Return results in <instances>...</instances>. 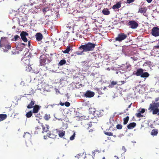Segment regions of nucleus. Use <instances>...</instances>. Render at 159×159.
<instances>
[{
  "label": "nucleus",
  "mask_w": 159,
  "mask_h": 159,
  "mask_svg": "<svg viewBox=\"0 0 159 159\" xmlns=\"http://www.w3.org/2000/svg\"><path fill=\"white\" fill-rule=\"evenodd\" d=\"M147 10L146 8L145 7H141L139 8L138 12V13L144 14V13H146Z\"/></svg>",
  "instance_id": "obj_12"
},
{
  "label": "nucleus",
  "mask_w": 159,
  "mask_h": 159,
  "mask_svg": "<svg viewBox=\"0 0 159 159\" xmlns=\"http://www.w3.org/2000/svg\"><path fill=\"white\" fill-rule=\"evenodd\" d=\"M116 82L114 81H112L110 84H109V87L112 88H113L114 86L115 85H116L117 84Z\"/></svg>",
  "instance_id": "obj_27"
},
{
  "label": "nucleus",
  "mask_w": 159,
  "mask_h": 159,
  "mask_svg": "<svg viewBox=\"0 0 159 159\" xmlns=\"http://www.w3.org/2000/svg\"><path fill=\"white\" fill-rule=\"evenodd\" d=\"M158 112L159 109L157 108H155V109L152 111V114L153 115L158 114Z\"/></svg>",
  "instance_id": "obj_31"
},
{
  "label": "nucleus",
  "mask_w": 159,
  "mask_h": 159,
  "mask_svg": "<svg viewBox=\"0 0 159 159\" xmlns=\"http://www.w3.org/2000/svg\"><path fill=\"white\" fill-rule=\"evenodd\" d=\"M122 150L124 151V152H126V150L125 146H123L122 147Z\"/></svg>",
  "instance_id": "obj_46"
},
{
  "label": "nucleus",
  "mask_w": 159,
  "mask_h": 159,
  "mask_svg": "<svg viewBox=\"0 0 159 159\" xmlns=\"http://www.w3.org/2000/svg\"><path fill=\"white\" fill-rule=\"evenodd\" d=\"M44 119L46 120H48L50 118V116L49 114H45L44 116Z\"/></svg>",
  "instance_id": "obj_29"
},
{
  "label": "nucleus",
  "mask_w": 159,
  "mask_h": 159,
  "mask_svg": "<svg viewBox=\"0 0 159 159\" xmlns=\"http://www.w3.org/2000/svg\"><path fill=\"white\" fill-rule=\"evenodd\" d=\"M155 47L157 49H159V45H157L155 46Z\"/></svg>",
  "instance_id": "obj_57"
},
{
  "label": "nucleus",
  "mask_w": 159,
  "mask_h": 159,
  "mask_svg": "<svg viewBox=\"0 0 159 159\" xmlns=\"http://www.w3.org/2000/svg\"><path fill=\"white\" fill-rule=\"evenodd\" d=\"M129 119V116H127L126 117L124 118L123 119V124L125 125L126 124Z\"/></svg>",
  "instance_id": "obj_26"
},
{
  "label": "nucleus",
  "mask_w": 159,
  "mask_h": 159,
  "mask_svg": "<svg viewBox=\"0 0 159 159\" xmlns=\"http://www.w3.org/2000/svg\"><path fill=\"white\" fill-rule=\"evenodd\" d=\"M20 39V37L17 35H15L14 37V38L13 39V40L14 41H16L17 40H19Z\"/></svg>",
  "instance_id": "obj_30"
},
{
  "label": "nucleus",
  "mask_w": 159,
  "mask_h": 159,
  "mask_svg": "<svg viewBox=\"0 0 159 159\" xmlns=\"http://www.w3.org/2000/svg\"><path fill=\"white\" fill-rule=\"evenodd\" d=\"M156 107L154 103H151L149 105V107L148 108V110H150V111H153L155 109Z\"/></svg>",
  "instance_id": "obj_14"
},
{
  "label": "nucleus",
  "mask_w": 159,
  "mask_h": 159,
  "mask_svg": "<svg viewBox=\"0 0 159 159\" xmlns=\"http://www.w3.org/2000/svg\"><path fill=\"white\" fill-rule=\"evenodd\" d=\"M83 64V66H84V67H85L86 69L89 68L90 67V65L89 64L88 62L87 61H85L82 62Z\"/></svg>",
  "instance_id": "obj_22"
},
{
  "label": "nucleus",
  "mask_w": 159,
  "mask_h": 159,
  "mask_svg": "<svg viewBox=\"0 0 159 159\" xmlns=\"http://www.w3.org/2000/svg\"><path fill=\"white\" fill-rule=\"evenodd\" d=\"M35 103L34 100H31L30 104L27 106V108L28 109H31L34 107V105Z\"/></svg>",
  "instance_id": "obj_15"
},
{
  "label": "nucleus",
  "mask_w": 159,
  "mask_h": 159,
  "mask_svg": "<svg viewBox=\"0 0 159 159\" xmlns=\"http://www.w3.org/2000/svg\"><path fill=\"white\" fill-rule=\"evenodd\" d=\"M127 37L126 34L123 33H120L118 34L117 36L115 39V41H118L119 42H122Z\"/></svg>",
  "instance_id": "obj_3"
},
{
  "label": "nucleus",
  "mask_w": 159,
  "mask_h": 159,
  "mask_svg": "<svg viewBox=\"0 0 159 159\" xmlns=\"http://www.w3.org/2000/svg\"><path fill=\"white\" fill-rule=\"evenodd\" d=\"M83 50L81 51H76V54L77 55H82L84 54V51H83V50Z\"/></svg>",
  "instance_id": "obj_32"
},
{
  "label": "nucleus",
  "mask_w": 159,
  "mask_h": 159,
  "mask_svg": "<svg viewBox=\"0 0 159 159\" xmlns=\"http://www.w3.org/2000/svg\"><path fill=\"white\" fill-rule=\"evenodd\" d=\"M134 0H127L126 3L130 4L131 3L133 2H134Z\"/></svg>",
  "instance_id": "obj_41"
},
{
  "label": "nucleus",
  "mask_w": 159,
  "mask_h": 159,
  "mask_svg": "<svg viewBox=\"0 0 159 159\" xmlns=\"http://www.w3.org/2000/svg\"><path fill=\"white\" fill-rule=\"evenodd\" d=\"M145 111V110L143 109H142L140 110H139V112L140 113H143Z\"/></svg>",
  "instance_id": "obj_43"
},
{
  "label": "nucleus",
  "mask_w": 159,
  "mask_h": 159,
  "mask_svg": "<svg viewBox=\"0 0 159 159\" xmlns=\"http://www.w3.org/2000/svg\"><path fill=\"white\" fill-rule=\"evenodd\" d=\"M104 134L106 135L109 136H112L113 135V133L111 132H104Z\"/></svg>",
  "instance_id": "obj_35"
},
{
  "label": "nucleus",
  "mask_w": 159,
  "mask_h": 159,
  "mask_svg": "<svg viewBox=\"0 0 159 159\" xmlns=\"http://www.w3.org/2000/svg\"><path fill=\"white\" fill-rule=\"evenodd\" d=\"M103 14L105 15H108L110 13V11L107 8H104L102 11Z\"/></svg>",
  "instance_id": "obj_18"
},
{
  "label": "nucleus",
  "mask_w": 159,
  "mask_h": 159,
  "mask_svg": "<svg viewBox=\"0 0 159 159\" xmlns=\"http://www.w3.org/2000/svg\"><path fill=\"white\" fill-rule=\"evenodd\" d=\"M159 100V98H155V101L156 102H157Z\"/></svg>",
  "instance_id": "obj_50"
},
{
  "label": "nucleus",
  "mask_w": 159,
  "mask_h": 159,
  "mask_svg": "<svg viewBox=\"0 0 159 159\" xmlns=\"http://www.w3.org/2000/svg\"><path fill=\"white\" fill-rule=\"evenodd\" d=\"M36 129H37H37H39V128H38V127H36Z\"/></svg>",
  "instance_id": "obj_62"
},
{
  "label": "nucleus",
  "mask_w": 159,
  "mask_h": 159,
  "mask_svg": "<svg viewBox=\"0 0 159 159\" xmlns=\"http://www.w3.org/2000/svg\"><path fill=\"white\" fill-rule=\"evenodd\" d=\"M47 136L51 138L55 139L56 138L57 135L53 133H51V132H49L47 134Z\"/></svg>",
  "instance_id": "obj_17"
},
{
  "label": "nucleus",
  "mask_w": 159,
  "mask_h": 159,
  "mask_svg": "<svg viewBox=\"0 0 159 159\" xmlns=\"http://www.w3.org/2000/svg\"><path fill=\"white\" fill-rule=\"evenodd\" d=\"M32 112L30 111L27 113L26 116L27 118H30L32 116Z\"/></svg>",
  "instance_id": "obj_28"
},
{
  "label": "nucleus",
  "mask_w": 159,
  "mask_h": 159,
  "mask_svg": "<svg viewBox=\"0 0 159 159\" xmlns=\"http://www.w3.org/2000/svg\"><path fill=\"white\" fill-rule=\"evenodd\" d=\"M7 117V116L6 114H0V121H3L5 120Z\"/></svg>",
  "instance_id": "obj_20"
},
{
  "label": "nucleus",
  "mask_w": 159,
  "mask_h": 159,
  "mask_svg": "<svg viewBox=\"0 0 159 159\" xmlns=\"http://www.w3.org/2000/svg\"><path fill=\"white\" fill-rule=\"evenodd\" d=\"M65 132L64 131L61 130L59 131L58 135L60 137L62 138L65 135Z\"/></svg>",
  "instance_id": "obj_23"
},
{
  "label": "nucleus",
  "mask_w": 159,
  "mask_h": 159,
  "mask_svg": "<svg viewBox=\"0 0 159 159\" xmlns=\"http://www.w3.org/2000/svg\"><path fill=\"white\" fill-rule=\"evenodd\" d=\"M148 3H151L152 0H146Z\"/></svg>",
  "instance_id": "obj_51"
},
{
  "label": "nucleus",
  "mask_w": 159,
  "mask_h": 159,
  "mask_svg": "<svg viewBox=\"0 0 159 159\" xmlns=\"http://www.w3.org/2000/svg\"><path fill=\"white\" fill-rule=\"evenodd\" d=\"M107 70H110V69L109 68H107Z\"/></svg>",
  "instance_id": "obj_61"
},
{
  "label": "nucleus",
  "mask_w": 159,
  "mask_h": 159,
  "mask_svg": "<svg viewBox=\"0 0 159 159\" xmlns=\"http://www.w3.org/2000/svg\"><path fill=\"white\" fill-rule=\"evenodd\" d=\"M121 3L120 2H118L116 4L114 5L112 7V8L116 11V9H117L121 7Z\"/></svg>",
  "instance_id": "obj_11"
},
{
  "label": "nucleus",
  "mask_w": 159,
  "mask_h": 159,
  "mask_svg": "<svg viewBox=\"0 0 159 159\" xmlns=\"http://www.w3.org/2000/svg\"><path fill=\"white\" fill-rule=\"evenodd\" d=\"M143 69L142 68H139L137 69L135 75L137 76H141L142 74L143 73Z\"/></svg>",
  "instance_id": "obj_10"
},
{
  "label": "nucleus",
  "mask_w": 159,
  "mask_h": 159,
  "mask_svg": "<svg viewBox=\"0 0 159 159\" xmlns=\"http://www.w3.org/2000/svg\"><path fill=\"white\" fill-rule=\"evenodd\" d=\"M28 69H26V70L27 71H30L31 70H32V67L28 65Z\"/></svg>",
  "instance_id": "obj_42"
},
{
  "label": "nucleus",
  "mask_w": 159,
  "mask_h": 159,
  "mask_svg": "<svg viewBox=\"0 0 159 159\" xmlns=\"http://www.w3.org/2000/svg\"><path fill=\"white\" fill-rule=\"evenodd\" d=\"M65 106L66 107H68L70 106V103L68 102H66L65 103Z\"/></svg>",
  "instance_id": "obj_40"
},
{
  "label": "nucleus",
  "mask_w": 159,
  "mask_h": 159,
  "mask_svg": "<svg viewBox=\"0 0 159 159\" xmlns=\"http://www.w3.org/2000/svg\"><path fill=\"white\" fill-rule=\"evenodd\" d=\"M77 56L76 54V52H75L74 54L72 55V56Z\"/></svg>",
  "instance_id": "obj_48"
},
{
  "label": "nucleus",
  "mask_w": 159,
  "mask_h": 159,
  "mask_svg": "<svg viewBox=\"0 0 159 159\" xmlns=\"http://www.w3.org/2000/svg\"><path fill=\"white\" fill-rule=\"evenodd\" d=\"M114 157L116 158V159H119V157L116 156H115Z\"/></svg>",
  "instance_id": "obj_58"
},
{
  "label": "nucleus",
  "mask_w": 159,
  "mask_h": 159,
  "mask_svg": "<svg viewBox=\"0 0 159 159\" xmlns=\"http://www.w3.org/2000/svg\"><path fill=\"white\" fill-rule=\"evenodd\" d=\"M46 127L44 126L43 125H42L41 126L42 127V129L43 131L42 132V133H43L44 132H47L49 129L48 126L46 125Z\"/></svg>",
  "instance_id": "obj_21"
},
{
  "label": "nucleus",
  "mask_w": 159,
  "mask_h": 159,
  "mask_svg": "<svg viewBox=\"0 0 159 159\" xmlns=\"http://www.w3.org/2000/svg\"><path fill=\"white\" fill-rule=\"evenodd\" d=\"M72 47L70 46H69L67 47L66 49L64 51H62V52L64 53H69V52L72 49Z\"/></svg>",
  "instance_id": "obj_16"
},
{
  "label": "nucleus",
  "mask_w": 159,
  "mask_h": 159,
  "mask_svg": "<svg viewBox=\"0 0 159 159\" xmlns=\"http://www.w3.org/2000/svg\"><path fill=\"white\" fill-rule=\"evenodd\" d=\"M127 25L132 29H136L139 26L138 23L134 20H131L129 21Z\"/></svg>",
  "instance_id": "obj_4"
},
{
  "label": "nucleus",
  "mask_w": 159,
  "mask_h": 159,
  "mask_svg": "<svg viewBox=\"0 0 159 159\" xmlns=\"http://www.w3.org/2000/svg\"><path fill=\"white\" fill-rule=\"evenodd\" d=\"M88 159H94L92 156H90Z\"/></svg>",
  "instance_id": "obj_54"
},
{
  "label": "nucleus",
  "mask_w": 159,
  "mask_h": 159,
  "mask_svg": "<svg viewBox=\"0 0 159 159\" xmlns=\"http://www.w3.org/2000/svg\"><path fill=\"white\" fill-rule=\"evenodd\" d=\"M66 63V61L65 60L62 59L59 62V64L60 66H62Z\"/></svg>",
  "instance_id": "obj_33"
},
{
  "label": "nucleus",
  "mask_w": 159,
  "mask_h": 159,
  "mask_svg": "<svg viewBox=\"0 0 159 159\" xmlns=\"http://www.w3.org/2000/svg\"><path fill=\"white\" fill-rule=\"evenodd\" d=\"M36 39L38 41H41L43 38V36L40 33H37L35 35Z\"/></svg>",
  "instance_id": "obj_9"
},
{
  "label": "nucleus",
  "mask_w": 159,
  "mask_h": 159,
  "mask_svg": "<svg viewBox=\"0 0 159 159\" xmlns=\"http://www.w3.org/2000/svg\"><path fill=\"white\" fill-rule=\"evenodd\" d=\"M145 64L149 66L152 65V62L150 61H147L145 62L144 63Z\"/></svg>",
  "instance_id": "obj_39"
},
{
  "label": "nucleus",
  "mask_w": 159,
  "mask_h": 159,
  "mask_svg": "<svg viewBox=\"0 0 159 159\" xmlns=\"http://www.w3.org/2000/svg\"><path fill=\"white\" fill-rule=\"evenodd\" d=\"M92 125L91 124V123L89 124V127H91L92 126Z\"/></svg>",
  "instance_id": "obj_55"
},
{
  "label": "nucleus",
  "mask_w": 159,
  "mask_h": 159,
  "mask_svg": "<svg viewBox=\"0 0 159 159\" xmlns=\"http://www.w3.org/2000/svg\"><path fill=\"white\" fill-rule=\"evenodd\" d=\"M92 109H92V108H90L89 109V110H92Z\"/></svg>",
  "instance_id": "obj_64"
},
{
  "label": "nucleus",
  "mask_w": 159,
  "mask_h": 159,
  "mask_svg": "<svg viewBox=\"0 0 159 159\" xmlns=\"http://www.w3.org/2000/svg\"><path fill=\"white\" fill-rule=\"evenodd\" d=\"M40 114H37V115H35V117H38L39 118V116H40Z\"/></svg>",
  "instance_id": "obj_52"
},
{
  "label": "nucleus",
  "mask_w": 159,
  "mask_h": 159,
  "mask_svg": "<svg viewBox=\"0 0 159 159\" xmlns=\"http://www.w3.org/2000/svg\"><path fill=\"white\" fill-rule=\"evenodd\" d=\"M154 103H155V104L156 108H157L158 107H159V102L156 103H155V102H154Z\"/></svg>",
  "instance_id": "obj_45"
},
{
  "label": "nucleus",
  "mask_w": 159,
  "mask_h": 159,
  "mask_svg": "<svg viewBox=\"0 0 159 159\" xmlns=\"http://www.w3.org/2000/svg\"><path fill=\"white\" fill-rule=\"evenodd\" d=\"M158 133V130L157 129H153L152 130L151 134L152 136H156Z\"/></svg>",
  "instance_id": "obj_19"
},
{
  "label": "nucleus",
  "mask_w": 159,
  "mask_h": 159,
  "mask_svg": "<svg viewBox=\"0 0 159 159\" xmlns=\"http://www.w3.org/2000/svg\"><path fill=\"white\" fill-rule=\"evenodd\" d=\"M143 15L144 16H147V15L146 13H144H144H143Z\"/></svg>",
  "instance_id": "obj_59"
},
{
  "label": "nucleus",
  "mask_w": 159,
  "mask_h": 159,
  "mask_svg": "<svg viewBox=\"0 0 159 159\" xmlns=\"http://www.w3.org/2000/svg\"><path fill=\"white\" fill-rule=\"evenodd\" d=\"M45 60L44 59H41L40 62L41 65L42 66L44 65L45 64H46V63H45Z\"/></svg>",
  "instance_id": "obj_34"
},
{
  "label": "nucleus",
  "mask_w": 159,
  "mask_h": 159,
  "mask_svg": "<svg viewBox=\"0 0 159 159\" xmlns=\"http://www.w3.org/2000/svg\"><path fill=\"white\" fill-rule=\"evenodd\" d=\"M96 112V111H93V115H95V114L96 113H95Z\"/></svg>",
  "instance_id": "obj_60"
},
{
  "label": "nucleus",
  "mask_w": 159,
  "mask_h": 159,
  "mask_svg": "<svg viewBox=\"0 0 159 159\" xmlns=\"http://www.w3.org/2000/svg\"><path fill=\"white\" fill-rule=\"evenodd\" d=\"M152 34L157 37L159 36V28L157 27H153L151 31Z\"/></svg>",
  "instance_id": "obj_5"
},
{
  "label": "nucleus",
  "mask_w": 159,
  "mask_h": 159,
  "mask_svg": "<svg viewBox=\"0 0 159 159\" xmlns=\"http://www.w3.org/2000/svg\"><path fill=\"white\" fill-rule=\"evenodd\" d=\"M149 75V74L147 72H143L142 74L141 77L142 78L148 77Z\"/></svg>",
  "instance_id": "obj_25"
},
{
  "label": "nucleus",
  "mask_w": 159,
  "mask_h": 159,
  "mask_svg": "<svg viewBox=\"0 0 159 159\" xmlns=\"http://www.w3.org/2000/svg\"><path fill=\"white\" fill-rule=\"evenodd\" d=\"M0 45L1 47H3L2 48L4 52H7L8 49L11 48V46L8 43L6 37L1 38L0 41Z\"/></svg>",
  "instance_id": "obj_2"
},
{
  "label": "nucleus",
  "mask_w": 159,
  "mask_h": 159,
  "mask_svg": "<svg viewBox=\"0 0 159 159\" xmlns=\"http://www.w3.org/2000/svg\"><path fill=\"white\" fill-rule=\"evenodd\" d=\"M28 45L29 47H30V41H28Z\"/></svg>",
  "instance_id": "obj_53"
},
{
  "label": "nucleus",
  "mask_w": 159,
  "mask_h": 159,
  "mask_svg": "<svg viewBox=\"0 0 159 159\" xmlns=\"http://www.w3.org/2000/svg\"><path fill=\"white\" fill-rule=\"evenodd\" d=\"M121 82L122 83V84H124L125 83V82L124 81H122Z\"/></svg>",
  "instance_id": "obj_63"
},
{
  "label": "nucleus",
  "mask_w": 159,
  "mask_h": 159,
  "mask_svg": "<svg viewBox=\"0 0 159 159\" xmlns=\"http://www.w3.org/2000/svg\"><path fill=\"white\" fill-rule=\"evenodd\" d=\"M136 125V124L135 122H132L129 124L127 126V128L128 129H131L134 128Z\"/></svg>",
  "instance_id": "obj_13"
},
{
  "label": "nucleus",
  "mask_w": 159,
  "mask_h": 159,
  "mask_svg": "<svg viewBox=\"0 0 159 159\" xmlns=\"http://www.w3.org/2000/svg\"><path fill=\"white\" fill-rule=\"evenodd\" d=\"M41 107L38 105H35L33 107L32 110V112L34 114L38 113L40 110Z\"/></svg>",
  "instance_id": "obj_7"
},
{
  "label": "nucleus",
  "mask_w": 159,
  "mask_h": 159,
  "mask_svg": "<svg viewBox=\"0 0 159 159\" xmlns=\"http://www.w3.org/2000/svg\"><path fill=\"white\" fill-rule=\"evenodd\" d=\"M49 10V9L48 8H45L43 9V11L44 13V14H45V13L47 12Z\"/></svg>",
  "instance_id": "obj_44"
},
{
  "label": "nucleus",
  "mask_w": 159,
  "mask_h": 159,
  "mask_svg": "<svg viewBox=\"0 0 159 159\" xmlns=\"http://www.w3.org/2000/svg\"><path fill=\"white\" fill-rule=\"evenodd\" d=\"M132 104V103H131L128 107V108H130L131 107V106Z\"/></svg>",
  "instance_id": "obj_56"
},
{
  "label": "nucleus",
  "mask_w": 159,
  "mask_h": 159,
  "mask_svg": "<svg viewBox=\"0 0 159 159\" xmlns=\"http://www.w3.org/2000/svg\"><path fill=\"white\" fill-rule=\"evenodd\" d=\"M40 0H30V2L31 3L30 5H32L34 4H38L39 3Z\"/></svg>",
  "instance_id": "obj_24"
},
{
  "label": "nucleus",
  "mask_w": 159,
  "mask_h": 159,
  "mask_svg": "<svg viewBox=\"0 0 159 159\" xmlns=\"http://www.w3.org/2000/svg\"><path fill=\"white\" fill-rule=\"evenodd\" d=\"M94 95V93L89 90L87 91L84 94V96L87 98H91Z\"/></svg>",
  "instance_id": "obj_8"
},
{
  "label": "nucleus",
  "mask_w": 159,
  "mask_h": 159,
  "mask_svg": "<svg viewBox=\"0 0 159 159\" xmlns=\"http://www.w3.org/2000/svg\"><path fill=\"white\" fill-rule=\"evenodd\" d=\"M94 131V130L93 129H91L89 130V133H92Z\"/></svg>",
  "instance_id": "obj_47"
},
{
  "label": "nucleus",
  "mask_w": 159,
  "mask_h": 159,
  "mask_svg": "<svg viewBox=\"0 0 159 159\" xmlns=\"http://www.w3.org/2000/svg\"><path fill=\"white\" fill-rule=\"evenodd\" d=\"M60 104L61 106H63L64 105H65V103H62V102H60Z\"/></svg>",
  "instance_id": "obj_49"
},
{
  "label": "nucleus",
  "mask_w": 159,
  "mask_h": 159,
  "mask_svg": "<svg viewBox=\"0 0 159 159\" xmlns=\"http://www.w3.org/2000/svg\"><path fill=\"white\" fill-rule=\"evenodd\" d=\"M116 128L118 129H121L122 128V125L120 124H118L116 125Z\"/></svg>",
  "instance_id": "obj_38"
},
{
  "label": "nucleus",
  "mask_w": 159,
  "mask_h": 159,
  "mask_svg": "<svg viewBox=\"0 0 159 159\" xmlns=\"http://www.w3.org/2000/svg\"><path fill=\"white\" fill-rule=\"evenodd\" d=\"M75 133L74 132L73 134L70 137V139L71 140H74L75 139Z\"/></svg>",
  "instance_id": "obj_37"
},
{
  "label": "nucleus",
  "mask_w": 159,
  "mask_h": 159,
  "mask_svg": "<svg viewBox=\"0 0 159 159\" xmlns=\"http://www.w3.org/2000/svg\"><path fill=\"white\" fill-rule=\"evenodd\" d=\"M96 44L91 42H88L85 44L81 45L79 48L80 50H83L84 52H87L93 51L95 48Z\"/></svg>",
  "instance_id": "obj_1"
},
{
  "label": "nucleus",
  "mask_w": 159,
  "mask_h": 159,
  "mask_svg": "<svg viewBox=\"0 0 159 159\" xmlns=\"http://www.w3.org/2000/svg\"><path fill=\"white\" fill-rule=\"evenodd\" d=\"M29 34L27 32L23 31L21 33L20 36L22 40L25 42H26L28 40L26 38V36H28Z\"/></svg>",
  "instance_id": "obj_6"
},
{
  "label": "nucleus",
  "mask_w": 159,
  "mask_h": 159,
  "mask_svg": "<svg viewBox=\"0 0 159 159\" xmlns=\"http://www.w3.org/2000/svg\"><path fill=\"white\" fill-rule=\"evenodd\" d=\"M135 115L138 118L142 117H143V116L139 112V113H136Z\"/></svg>",
  "instance_id": "obj_36"
}]
</instances>
